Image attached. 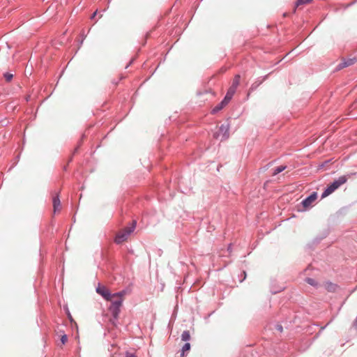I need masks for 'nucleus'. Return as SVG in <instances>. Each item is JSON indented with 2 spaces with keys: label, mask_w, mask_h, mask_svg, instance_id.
Masks as SVG:
<instances>
[{
  "label": "nucleus",
  "mask_w": 357,
  "mask_h": 357,
  "mask_svg": "<svg viewBox=\"0 0 357 357\" xmlns=\"http://www.w3.org/2000/svg\"><path fill=\"white\" fill-rule=\"evenodd\" d=\"M136 227V221L134 220L130 227H126L121 230L116 236L115 243L121 244L126 241L130 234L134 231Z\"/></svg>",
  "instance_id": "1"
},
{
  "label": "nucleus",
  "mask_w": 357,
  "mask_h": 357,
  "mask_svg": "<svg viewBox=\"0 0 357 357\" xmlns=\"http://www.w3.org/2000/svg\"><path fill=\"white\" fill-rule=\"evenodd\" d=\"M108 301L111 302V305L109 306V311L112 312L113 317L115 319H117L119 314L120 313V308L122 306L123 301L121 298H117V296H113V294L108 299Z\"/></svg>",
  "instance_id": "2"
},
{
  "label": "nucleus",
  "mask_w": 357,
  "mask_h": 357,
  "mask_svg": "<svg viewBox=\"0 0 357 357\" xmlns=\"http://www.w3.org/2000/svg\"><path fill=\"white\" fill-rule=\"evenodd\" d=\"M347 181V177L346 176H342L339 177L338 179L334 181L330 185L327 187L325 191L322 193L321 197H326L327 196L333 193L340 185L345 183Z\"/></svg>",
  "instance_id": "3"
},
{
  "label": "nucleus",
  "mask_w": 357,
  "mask_h": 357,
  "mask_svg": "<svg viewBox=\"0 0 357 357\" xmlns=\"http://www.w3.org/2000/svg\"><path fill=\"white\" fill-rule=\"evenodd\" d=\"M222 136L221 140H225L229 137V126L228 124H222L219 128L218 132L215 134V137Z\"/></svg>",
  "instance_id": "4"
},
{
  "label": "nucleus",
  "mask_w": 357,
  "mask_h": 357,
  "mask_svg": "<svg viewBox=\"0 0 357 357\" xmlns=\"http://www.w3.org/2000/svg\"><path fill=\"white\" fill-rule=\"evenodd\" d=\"M317 199V192L312 193L309 197L305 199L303 202V206L305 208H307L312 206V204L316 201Z\"/></svg>",
  "instance_id": "5"
},
{
  "label": "nucleus",
  "mask_w": 357,
  "mask_h": 357,
  "mask_svg": "<svg viewBox=\"0 0 357 357\" xmlns=\"http://www.w3.org/2000/svg\"><path fill=\"white\" fill-rule=\"evenodd\" d=\"M96 291H97L98 294L101 295L107 301H108V299L112 296V294L109 292V291L105 286H102V285H100V284L96 288Z\"/></svg>",
  "instance_id": "6"
},
{
  "label": "nucleus",
  "mask_w": 357,
  "mask_h": 357,
  "mask_svg": "<svg viewBox=\"0 0 357 357\" xmlns=\"http://www.w3.org/2000/svg\"><path fill=\"white\" fill-rule=\"evenodd\" d=\"M52 204L54 213L60 212L61 210V204L58 194L53 197Z\"/></svg>",
  "instance_id": "7"
},
{
  "label": "nucleus",
  "mask_w": 357,
  "mask_h": 357,
  "mask_svg": "<svg viewBox=\"0 0 357 357\" xmlns=\"http://www.w3.org/2000/svg\"><path fill=\"white\" fill-rule=\"evenodd\" d=\"M356 61V59L355 58L354 59H349L348 60L340 63L339 68H343L349 66H351Z\"/></svg>",
  "instance_id": "8"
},
{
  "label": "nucleus",
  "mask_w": 357,
  "mask_h": 357,
  "mask_svg": "<svg viewBox=\"0 0 357 357\" xmlns=\"http://www.w3.org/2000/svg\"><path fill=\"white\" fill-rule=\"evenodd\" d=\"M190 349V344L188 342L185 343L182 347L181 357H185V353L188 352Z\"/></svg>",
  "instance_id": "9"
},
{
  "label": "nucleus",
  "mask_w": 357,
  "mask_h": 357,
  "mask_svg": "<svg viewBox=\"0 0 357 357\" xmlns=\"http://www.w3.org/2000/svg\"><path fill=\"white\" fill-rule=\"evenodd\" d=\"M239 83H240V75H236L232 81L231 87H234V89H236L238 86L239 85Z\"/></svg>",
  "instance_id": "10"
},
{
  "label": "nucleus",
  "mask_w": 357,
  "mask_h": 357,
  "mask_svg": "<svg viewBox=\"0 0 357 357\" xmlns=\"http://www.w3.org/2000/svg\"><path fill=\"white\" fill-rule=\"evenodd\" d=\"M126 294H127L126 291L123 290L118 293L113 294V296H117V298H121L122 301H123L124 297Z\"/></svg>",
  "instance_id": "11"
},
{
  "label": "nucleus",
  "mask_w": 357,
  "mask_h": 357,
  "mask_svg": "<svg viewBox=\"0 0 357 357\" xmlns=\"http://www.w3.org/2000/svg\"><path fill=\"white\" fill-rule=\"evenodd\" d=\"M190 339V332L188 331H183L181 335V340L183 341H188Z\"/></svg>",
  "instance_id": "12"
},
{
  "label": "nucleus",
  "mask_w": 357,
  "mask_h": 357,
  "mask_svg": "<svg viewBox=\"0 0 357 357\" xmlns=\"http://www.w3.org/2000/svg\"><path fill=\"white\" fill-rule=\"evenodd\" d=\"M226 105L224 104L222 102H221L220 104H218L217 106H215L213 110V113L218 112V111L221 110Z\"/></svg>",
  "instance_id": "13"
},
{
  "label": "nucleus",
  "mask_w": 357,
  "mask_h": 357,
  "mask_svg": "<svg viewBox=\"0 0 357 357\" xmlns=\"http://www.w3.org/2000/svg\"><path fill=\"white\" fill-rule=\"evenodd\" d=\"M312 1V0H297L296 6L298 7L300 6H303V5L307 4V3H310Z\"/></svg>",
  "instance_id": "14"
},
{
  "label": "nucleus",
  "mask_w": 357,
  "mask_h": 357,
  "mask_svg": "<svg viewBox=\"0 0 357 357\" xmlns=\"http://www.w3.org/2000/svg\"><path fill=\"white\" fill-rule=\"evenodd\" d=\"M286 168V166H279L274 169L273 175H276L280 172H282L283 170H284Z\"/></svg>",
  "instance_id": "15"
},
{
  "label": "nucleus",
  "mask_w": 357,
  "mask_h": 357,
  "mask_svg": "<svg viewBox=\"0 0 357 357\" xmlns=\"http://www.w3.org/2000/svg\"><path fill=\"white\" fill-rule=\"evenodd\" d=\"M306 282H307L309 284H310V285H312V286H317V283L316 282V281H315L314 279H312V278H307V279H306Z\"/></svg>",
  "instance_id": "16"
},
{
  "label": "nucleus",
  "mask_w": 357,
  "mask_h": 357,
  "mask_svg": "<svg viewBox=\"0 0 357 357\" xmlns=\"http://www.w3.org/2000/svg\"><path fill=\"white\" fill-rule=\"evenodd\" d=\"M13 77V75L10 73H7L4 74V77L7 82H10L12 79Z\"/></svg>",
  "instance_id": "17"
},
{
  "label": "nucleus",
  "mask_w": 357,
  "mask_h": 357,
  "mask_svg": "<svg viewBox=\"0 0 357 357\" xmlns=\"http://www.w3.org/2000/svg\"><path fill=\"white\" fill-rule=\"evenodd\" d=\"M231 98L228 95H227V94H226V96H225V98L223 99V100H222V102L224 104L227 105V104H228V102L231 100Z\"/></svg>",
  "instance_id": "18"
},
{
  "label": "nucleus",
  "mask_w": 357,
  "mask_h": 357,
  "mask_svg": "<svg viewBox=\"0 0 357 357\" xmlns=\"http://www.w3.org/2000/svg\"><path fill=\"white\" fill-rule=\"evenodd\" d=\"M68 341V337L66 335H63L61 337V342L63 344H65Z\"/></svg>",
  "instance_id": "19"
},
{
  "label": "nucleus",
  "mask_w": 357,
  "mask_h": 357,
  "mask_svg": "<svg viewBox=\"0 0 357 357\" xmlns=\"http://www.w3.org/2000/svg\"><path fill=\"white\" fill-rule=\"evenodd\" d=\"M236 89H234V87H229L227 92L230 94H232L234 96V94L236 92Z\"/></svg>",
  "instance_id": "20"
},
{
  "label": "nucleus",
  "mask_w": 357,
  "mask_h": 357,
  "mask_svg": "<svg viewBox=\"0 0 357 357\" xmlns=\"http://www.w3.org/2000/svg\"><path fill=\"white\" fill-rule=\"evenodd\" d=\"M327 288H328V289L329 291H335V290L336 287H335L334 284H330L328 286V287H327Z\"/></svg>",
  "instance_id": "21"
},
{
  "label": "nucleus",
  "mask_w": 357,
  "mask_h": 357,
  "mask_svg": "<svg viewBox=\"0 0 357 357\" xmlns=\"http://www.w3.org/2000/svg\"><path fill=\"white\" fill-rule=\"evenodd\" d=\"M124 357H135V356L133 354L127 352Z\"/></svg>",
  "instance_id": "22"
},
{
  "label": "nucleus",
  "mask_w": 357,
  "mask_h": 357,
  "mask_svg": "<svg viewBox=\"0 0 357 357\" xmlns=\"http://www.w3.org/2000/svg\"><path fill=\"white\" fill-rule=\"evenodd\" d=\"M68 317L69 319L72 321H73L72 316L69 312L68 313Z\"/></svg>",
  "instance_id": "23"
},
{
  "label": "nucleus",
  "mask_w": 357,
  "mask_h": 357,
  "mask_svg": "<svg viewBox=\"0 0 357 357\" xmlns=\"http://www.w3.org/2000/svg\"><path fill=\"white\" fill-rule=\"evenodd\" d=\"M227 95H228L231 98H232V97H233V95L229 93L228 92L227 93Z\"/></svg>",
  "instance_id": "24"
},
{
  "label": "nucleus",
  "mask_w": 357,
  "mask_h": 357,
  "mask_svg": "<svg viewBox=\"0 0 357 357\" xmlns=\"http://www.w3.org/2000/svg\"><path fill=\"white\" fill-rule=\"evenodd\" d=\"M96 13H97V12H95V13H93V17H96Z\"/></svg>",
  "instance_id": "25"
}]
</instances>
